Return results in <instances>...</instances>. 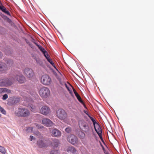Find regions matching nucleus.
<instances>
[{"label": "nucleus", "instance_id": "nucleus-20", "mask_svg": "<svg viewBox=\"0 0 154 154\" xmlns=\"http://www.w3.org/2000/svg\"><path fill=\"white\" fill-rule=\"evenodd\" d=\"M78 136L80 138L83 139L85 137V134L82 131H80L79 133Z\"/></svg>", "mask_w": 154, "mask_h": 154}, {"label": "nucleus", "instance_id": "nucleus-33", "mask_svg": "<svg viewBox=\"0 0 154 154\" xmlns=\"http://www.w3.org/2000/svg\"><path fill=\"white\" fill-rule=\"evenodd\" d=\"M5 92H7L8 94L10 93H11V91L10 90L8 89L7 88H5Z\"/></svg>", "mask_w": 154, "mask_h": 154}, {"label": "nucleus", "instance_id": "nucleus-34", "mask_svg": "<svg viewBox=\"0 0 154 154\" xmlns=\"http://www.w3.org/2000/svg\"><path fill=\"white\" fill-rule=\"evenodd\" d=\"M47 60H48V61L49 62L50 64L51 65V64H53V62L52 61V60L50 59V58H47Z\"/></svg>", "mask_w": 154, "mask_h": 154}, {"label": "nucleus", "instance_id": "nucleus-35", "mask_svg": "<svg viewBox=\"0 0 154 154\" xmlns=\"http://www.w3.org/2000/svg\"><path fill=\"white\" fill-rule=\"evenodd\" d=\"M35 139L34 138L33 136L32 135H30V141H32L33 140H35Z\"/></svg>", "mask_w": 154, "mask_h": 154}, {"label": "nucleus", "instance_id": "nucleus-49", "mask_svg": "<svg viewBox=\"0 0 154 154\" xmlns=\"http://www.w3.org/2000/svg\"><path fill=\"white\" fill-rule=\"evenodd\" d=\"M36 60V62H37V63H38V60Z\"/></svg>", "mask_w": 154, "mask_h": 154}, {"label": "nucleus", "instance_id": "nucleus-22", "mask_svg": "<svg viewBox=\"0 0 154 154\" xmlns=\"http://www.w3.org/2000/svg\"><path fill=\"white\" fill-rule=\"evenodd\" d=\"M6 152V150L4 148L0 146V154H5Z\"/></svg>", "mask_w": 154, "mask_h": 154}, {"label": "nucleus", "instance_id": "nucleus-8", "mask_svg": "<svg viewBox=\"0 0 154 154\" xmlns=\"http://www.w3.org/2000/svg\"><path fill=\"white\" fill-rule=\"evenodd\" d=\"M67 140L69 142L73 145H75L78 142L77 137L74 135H69Z\"/></svg>", "mask_w": 154, "mask_h": 154}, {"label": "nucleus", "instance_id": "nucleus-47", "mask_svg": "<svg viewBox=\"0 0 154 154\" xmlns=\"http://www.w3.org/2000/svg\"><path fill=\"white\" fill-rule=\"evenodd\" d=\"M31 41L32 42H33V43H34L35 42V40L34 39H33V38H32V40H31Z\"/></svg>", "mask_w": 154, "mask_h": 154}, {"label": "nucleus", "instance_id": "nucleus-15", "mask_svg": "<svg viewBox=\"0 0 154 154\" xmlns=\"http://www.w3.org/2000/svg\"><path fill=\"white\" fill-rule=\"evenodd\" d=\"M38 146L41 148L45 147L46 146V144L42 140H39L37 141Z\"/></svg>", "mask_w": 154, "mask_h": 154}, {"label": "nucleus", "instance_id": "nucleus-2", "mask_svg": "<svg viewBox=\"0 0 154 154\" xmlns=\"http://www.w3.org/2000/svg\"><path fill=\"white\" fill-rule=\"evenodd\" d=\"M15 79L13 77L11 78L0 79V86L8 87L11 85L15 81Z\"/></svg>", "mask_w": 154, "mask_h": 154}, {"label": "nucleus", "instance_id": "nucleus-5", "mask_svg": "<svg viewBox=\"0 0 154 154\" xmlns=\"http://www.w3.org/2000/svg\"><path fill=\"white\" fill-rule=\"evenodd\" d=\"M80 129L85 132H88L89 130V127L87 123L84 121L81 120L79 122Z\"/></svg>", "mask_w": 154, "mask_h": 154}, {"label": "nucleus", "instance_id": "nucleus-30", "mask_svg": "<svg viewBox=\"0 0 154 154\" xmlns=\"http://www.w3.org/2000/svg\"><path fill=\"white\" fill-rule=\"evenodd\" d=\"M58 152L57 150H52L51 151L50 154H58Z\"/></svg>", "mask_w": 154, "mask_h": 154}, {"label": "nucleus", "instance_id": "nucleus-14", "mask_svg": "<svg viewBox=\"0 0 154 154\" xmlns=\"http://www.w3.org/2000/svg\"><path fill=\"white\" fill-rule=\"evenodd\" d=\"M5 66V63L0 62V71L4 72L7 70V67Z\"/></svg>", "mask_w": 154, "mask_h": 154}, {"label": "nucleus", "instance_id": "nucleus-16", "mask_svg": "<svg viewBox=\"0 0 154 154\" xmlns=\"http://www.w3.org/2000/svg\"><path fill=\"white\" fill-rule=\"evenodd\" d=\"M73 91H74V94L75 96H76L77 99L82 104H84V102L82 100V99L80 96V95H79V94L78 93L76 92V90H75V89L73 88Z\"/></svg>", "mask_w": 154, "mask_h": 154}, {"label": "nucleus", "instance_id": "nucleus-23", "mask_svg": "<svg viewBox=\"0 0 154 154\" xmlns=\"http://www.w3.org/2000/svg\"><path fill=\"white\" fill-rule=\"evenodd\" d=\"M34 125L38 129H42L44 127L41 124H38L37 123H35Z\"/></svg>", "mask_w": 154, "mask_h": 154}, {"label": "nucleus", "instance_id": "nucleus-29", "mask_svg": "<svg viewBox=\"0 0 154 154\" xmlns=\"http://www.w3.org/2000/svg\"><path fill=\"white\" fill-rule=\"evenodd\" d=\"M65 131L66 132L69 133L71 131V129L70 127H68L65 129Z\"/></svg>", "mask_w": 154, "mask_h": 154}, {"label": "nucleus", "instance_id": "nucleus-9", "mask_svg": "<svg viewBox=\"0 0 154 154\" xmlns=\"http://www.w3.org/2000/svg\"><path fill=\"white\" fill-rule=\"evenodd\" d=\"M42 123L47 127L51 126L53 124V123L52 121L50 119L47 118L43 119L42 120Z\"/></svg>", "mask_w": 154, "mask_h": 154}, {"label": "nucleus", "instance_id": "nucleus-50", "mask_svg": "<svg viewBox=\"0 0 154 154\" xmlns=\"http://www.w3.org/2000/svg\"><path fill=\"white\" fill-rule=\"evenodd\" d=\"M1 117V114H0V117Z\"/></svg>", "mask_w": 154, "mask_h": 154}, {"label": "nucleus", "instance_id": "nucleus-41", "mask_svg": "<svg viewBox=\"0 0 154 154\" xmlns=\"http://www.w3.org/2000/svg\"><path fill=\"white\" fill-rule=\"evenodd\" d=\"M98 136H99L100 138L101 139V140H103V138L102 137V133L100 134H98Z\"/></svg>", "mask_w": 154, "mask_h": 154}, {"label": "nucleus", "instance_id": "nucleus-18", "mask_svg": "<svg viewBox=\"0 0 154 154\" xmlns=\"http://www.w3.org/2000/svg\"><path fill=\"white\" fill-rule=\"evenodd\" d=\"M67 151L68 152H70L74 153L76 152V150L73 146H70L68 147L67 149Z\"/></svg>", "mask_w": 154, "mask_h": 154}, {"label": "nucleus", "instance_id": "nucleus-52", "mask_svg": "<svg viewBox=\"0 0 154 154\" xmlns=\"http://www.w3.org/2000/svg\"><path fill=\"white\" fill-rule=\"evenodd\" d=\"M106 154H109V153H106Z\"/></svg>", "mask_w": 154, "mask_h": 154}, {"label": "nucleus", "instance_id": "nucleus-13", "mask_svg": "<svg viewBox=\"0 0 154 154\" xmlns=\"http://www.w3.org/2000/svg\"><path fill=\"white\" fill-rule=\"evenodd\" d=\"M95 130L98 134L102 133V129L98 123L94 125Z\"/></svg>", "mask_w": 154, "mask_h": 154}, {"label": "nucleus", "instance_id": "nucleus-27", "mask_svg": "<svg viewBox=\"0 0 154 154\" xmlns=\"http://www.w3.org/2000/svg\"><path fill=\"white\" fill-rule=\"evenodd\" d=\"M43 53V54L44 56L47 59V58H50V56L48 55V53L46 51H45Z\"/></svg>", "mask_w": 154, "mask_h": 154}, {"label": "nucleus", "instance_id": "nucleus-28", "mask_svg": "<svg viewBox=\"0 0 154 154\" xmlns=\"http://www.w3.org/2000/svg\"><path fill=\"white\" fill-rule=\"evenodd\" d=\"M33 128L32 127H29L27 128L26 131L28 132H30L33 131Z\"/></svg>", "mask_w": 154, "mask_h": 154}, {"label": "nucleus", "instance_id": "nucleus-36", "mask_svg": "<svg viewBox=\"0 0 154 154\" xmlns=\"http://www.w3.org/2000/svg\"><path fill=\"white\" fill-rule=\"evenodd\" d=\"M37 136H39L41 135L40 133L38 131H36L34 133Z\"/></svg>", "mask_w": 154, "mask_h": 154}, {"label": "nucleus", "instance_id": "nucleus-21", "mask_svg": "<svg viewBox=\"0 0 154 154\" xmlns=\"http://www.w3.org/2000/svg\"><path fill=\"white\" fill-rule=\"evenodd\" d=\"M59 143V142L58 140L57 139H54L53 140V145L54 147H57Z\"/></svg>", "mask_w": 154, "mask_h": 154}, {"label": "nucleus", "instance_id": "nucleus-3", "mask_svg": "<svg viewBox=\"0 0 154 154\" xmlns=\"http://www.w3.org/2000/svg\"><path fill=\"white\" fill-rule=\"evenodd\" d=\"M16 115L18 116L27 117L30 114L29 111L25 108H19L17 112H16Z\"/></svg>", "mask_w": 154, "mask_h": 154}, {"label": "nucleus", "instance_id": "nucleus-11", "mask_svg": "<svg viewBox=\"0 0 154 154\" xmlns=\"http://www.w3.org/2000/svg\"><path fill=\"white\" fill-rule=\"evenodd\" d=\"M15 78L20 83H23L26 80L25 78L23 75H17Z\"/></svg>", "mask_w": 154, "mask_h": 154}, {"label": "nucleus", "instance_id": "nucleus-7", "mask_svg": "<svg viewBox=\"0 0 154 154\" xmlns=\"http://www.w3.org/2000/svg\"><path fill=\"white\" fill-rule=\"evenodd\" d=\"M41 83L45 85H49L51 82V78L48 75H42L41 77Z\"/></svg>", "mask_w": 154, "mask_h": 154}, {"label": "nucleus", "instance_id": "nucleus-42", "mask_svg": "<svg viewBox=\"0 0 154 154\" xmlns=\"http://www.w3.org/2000/svg\"><path fill=\"white\" fill-rule=\"evenodd\" d=\"M65 86H66V88H67V89H68V90L71 89V88H69V87L68 86V85L66 84L65 83Z\"/></svg>", "mask_w": 154, "mask_h": 154}, {"label": "nucleus", "instance_id": "nucleus-1", "mask_svg": "<svg viewBox=\"0 0 154 154\" xmlns=\"http://www.w3.org/2000/svg\"><path fill=\"white\" fill-rule=\"evenodd\" d=\"M39 94L42 98L45 99L50 96V91L48 88L44 87L39 90Z\"/></svg>", "mask_w": 154, "mask_h": 154}, {"label": "nucleus", "instance_id": "nucleus-40", "mask_svg": "<svg viewBox=\"0 0 154 154\" xmlns=\"http://www.w3.org/2000/svg\"><path fill=\"white\" fill-rule=\"evenodd\" d=\"M31 111L33 112H36V109H35V107L32 108V107H31Z\"/></svg>", "mask_w": 154, "mask_h": 154}, {"label": "nucleus", "instance_id": "nucleus-12", "mask_svg": "<svg viewBox=\"0 0 154 154\" xmlns=\"http://www.w3.org/2000/svg\"><path fill=\"white\" fill-rule=\"evenodd\" d=\"M52 133L53 136L60 137L61 135V132L58 130L55 129L53 130Z\"/></svg>", "mask_w": 154, "mask_h": 154}, {"label": "nucleus", "instance_id": "nucleus-17", "mask_svg": "<svg viewBox=\"0 0 154 154\" xmlns=\"http://www.w3.org/2000/svg\"><path fill=\"white\" fill-rule=\"evenodd\" d=\"M0 10L7 15L10 16V14L9 11L7 10L6 8L2 5H0Z\"/></svg>", "mask_w": 154, "mask_h": 154}, {"label": "nucleus", "instance_id": "nucleus-39", "mask_svg": "<svg viewBox=\"0 0 154 154\" xmlns=\"http://www.w3.org/2000/svg\"><path fill=\"white\" fill-rule=\"evenodd\" d=\"M51 65L56 69L57 71H58L59 73H60L61 74V73L59 72V71L56 68V67L55 66V65H54V63H53V64H51Z\"/></svg>", "mask_w": 154, "mask_h": 154}, {"label": "nucleus", "instance_id": "nucleus-6", "mask_svg": "<svg viewBox=\"0 0 154 154\" xmlns=\"http://www.w3.org/2000/svg\"><path fill=\"white\" fill-rule=\"evenodd\" d=\"M23 73L26 77L30 79H32L34 75L33 70L29 68H25L23 70Z\"/></svg>", "mask_w": 154, "mask_h": 154}, {"label": "nucleus", "instance_id": "nucleus-24", "mask_svg": "<svg viewBox=\"0 0 154 154\" xmlns=\"http://www.w3.org/2000/svg\"><path fill=\"white\" fill-rule=\"evenodd\" d=\"M87 115L89 117L91 121L92 122L94 125L96 124L97 123L96 122L94 119L93 117H91L88 114H87Z\"/></svg>", "mask_w": 154, "mask_h": 154}, {"label": "nucleus", "instance_id": "nucleus-25", "mask_svg": "<svg viewBox=\"0 0 154 154\" xmlns=\"http://www.w3.org/2000/svg\"><path fill=\"white\" fill-rule=\"evenodd\" d=\"M0 111L1 112L4 114H6V112L5 110L0 106Z\"/></svg>", "mask_w": 154, "mask_h": 154}, {"label": "nucleus", "instance_id": "nucleus-26", "mask_svg": "<svg viewBox=\"0 0 154 154\" xmlns=\"http://www.w3.org/2000/svg\"><path fill=\"white\" fill-rule=\"evenodd\" d=\"M38 48L42 52V53L46 51L45 50V49L43 48L42 47L41 45L38 46Z\"/></svg>", "mask_w": 154, "mask_h": 154}, {"label": "nucleus", "instance_id": "nucleus-38", "mask_svg": "<svg viewBox=\"0 0 154 154\" xmlns=\"http://www.w3.org/2000/svg\"><path fill=\"white\" fill-rule=\"evenodd\" d=\"M51 65L56 69L57 71H58L59 73H60L61 74V73L59 72V71L56 68V67L55 66V65H54V63H53V64H51Z\"/></svg>", "mask_w": 154, "mask_h": 154}, {"label": "nucleus", "instance_id": "nucleus-51", "mask_svg": "<svg viewBox=\"0 0 154 154\" xmlns=\"http://www.w3.org/2000/svg\"><path fill=\"white\" fill-rule=\"evenodd\" d=\"M85 113H86V114L87 115V114H88V113H87V112H85Z\"/></svg>", "mask_w": 154, "mask_h": 154}, {"label": "nucleus", "instance_id": "nucleus-46", "mask_svg": "<svg viewBox=\"0 0 154 154\" xmlns=\"http://www.w3.org/2000/svg\"><path fill=\"white\" fill-rule=\"evenodd\" d=\"M29 45L30 46V47H31L32 48L33 45H32V44L31 43Z\"/></svg>", "mask_w": 154, "mask_h": 154}, {"label": "nucleus", "instance_id": "nucleus-48", "mask_svg": "<svg viewBox=\"0 0 154 154\" xmlns=\"http://www.w3.org/2000/svg\"><path fill=\"white\" fill-rule=\"evenodd\" d=\"M2 53L0 52V58L2 57Z\"/></svg>", "mask_w": 154, "mask_h": 154}, {"label": "nucleus", "instance_id": "nucleus-44", "mask_svg": "<svg viewBox=\"0 0 154 154\" xmlns=\"http://www.w3.org/2000/svg\"><path fill=\"white\" fill-rule=\"evenodd\" d=\"M26 43L27 44H28V45L30 43L27 39L26 40Z\"/></svg>", "mask_w": 154, "mask_h": 154}, {"label": "nucleus", "instance_id": "nucleus-32", "mask_svg": "<svg viewBox=\"0 0 154 154\" xmlns=\"http://www.w3.org/2000/svg\"><path fill=\"white\" fill-rule=\"evenodd\" d=\"M5 88H0V94L5 93Z\"/></svg>", "mask_w": 154, "mask_h": 154}, {"label": "nucleus", "instance_id": "nucleus-4", "mask_svg": "<svg viewBox=\"0 0 154 154\" xmlns=\"http://www.w3.org/2000/svg\"><path fill=\"white\" fill-rule=\"evenodd\" d=\"M57 116L60 119L63 120L67 118V114L65 111L62 109H59L56 111Z\"/></svg>", "mask_w": 154, "mask_h": 154}, {"label": "nucleus", "instance_id": "nucleus-53", "mask_svg": "<svg viewBox=\"0 0 154 154\" xmlns=\"http://www.w3.org/2000/svg\"><path fill=\"white\" fill-rule=\"evenodd\" d=\"M0 4H1V5H2V4H1V3L0 2Z\"/></svg>", "mask_w": 154, "mask_h": 154}, {"label": "nucleus", "instance_id": "nucleus-10", "mask_svg": "<svg viewBox=\"0 0 154 154\" xmlns=\"http://www.w3.org/2000/svg\"><path fill=\"white\" fill-rule=\"evenodd\" d=\"M50 112V108L47 106H42L40 110V113L45 115H46Z\"/></svg>", "mask_w": 154, "mask_h": 154}, {"label": "nucleus", "instance_id": "nucleus-43", "mask_svg": "<svg viewBox=\"0 0 154 154\" xmlns=\"http://www.w3.org/2000/svg\"><path fill=\"white\" fill-rule=\"evenodd\" d=\"M69 91V93L71 94H72V91L71 89L69 90H68Z\"/></svg>", "mask_w": 154, "mask_h": 154}, {"label": "nucleus", "instance_id": "nucleus-31", "mask_svg": "<svg viewBox=\"0 0 154 154\" xmlns=\"http://www.w3.org/2000/svg\"><path fill=\"white\" fill-rule=\"evenodd\" d=\"M8 95L6 94H5L3 95L2 99L3 100H5L8 98Z\"/></svg>", "mask_w": 154, "mask_h": 154}, {"label": "nucleus", "instance_id": "nucleus-45", "mask_svg": "<svg viewBox=\"0 0 154 154\" xmlns=\"http://www.w3.org/2000/svg\"><path fill=\"white\" fill-rule=\"evenodd\" d=\"M36 46H37V47H38V46H40V45H39L37 43L35 42L34 43Z\"/></svg>", "mask_w": 154, "mask_h": 154}, {"label": "nucleus", "instance_id": "nucleus-37", "mask_svg": "<svg viewBox=\"0 0 154 154\" xmlns=\"http://www.w3.org/2000/svg\"><path fill=\"white\" fill-rule=\"evenodd\" d=\"M51 65L56 69L57 71H58L59 73H60L61 74V73L59 72V71L56 68V67L55 66V65H54V63H53V64H51Z\"/></svg>", "mask_w": 154, "mask_h": 154}, {"label": "nucleus", "instance_id": "nucleus-19", "mask_svg": "<svg viewBox=\"0 0 154 154\" xmlns=\"http://www.w3.org/2000/svg\"><path fill=\"white\" fill-rule=\"evenodd\" d=\"M13 62L12 60H9L6 62V64H5V66L7 67L8 69L9 68L13 66Z\"/></svg>", "mask_w": 154, "mask_h": 154}]
</instances>
